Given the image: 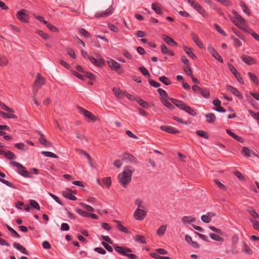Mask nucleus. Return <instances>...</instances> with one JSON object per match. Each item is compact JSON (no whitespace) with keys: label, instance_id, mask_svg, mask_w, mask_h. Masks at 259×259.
Returning <instances> with one entry per match:
<instances>
[{"label":"nucleus","instance_id":"7","mask_svg":"<svg viewBox=\"0 0 259 259\" xmlns=\"http://www.w3.org/2000/svg\"><path fill=\"white\" fill-rule=\"evenodd\" d=\"M146 215V211L141 208H137L134 213L135 219L139 221L144 220Z\"/></svg>","mask_w":259,"mask_h":259},{"label":"nucleus","instance_id":"27","mask_svg":"<svg viewBox=\"0 0 259 259\" xmlns=\"http://www.w3.org/2000/svg\"><path fill=\"white\" fill-rule=\"evenodd\" d=\"M5 226L6 227L7 229L9 231V232H10V234L12 237H13L14 238H19L20 237L19 234L14 229H13L12 227H11L7 224H6Z\"/></svg>","mask_w":259,"mask_h":259},{"label":"nucleus","instance_id":"60","mask_svg":"<svg viewBox=\"0 0 259 259\" xmlns=\"http://www.w3.org/2000/svg\"><path fill=\"white\" fill-rule=\"evenodd\" d=\"M15 147L16 148H18V149L23 150V151H25L26 149V146L23 143H22L15 144Z\"/></svg>","mask_w":259,"mask_h":259},{"label":"nucleus","instance_id":"11","mask_svg":"<svg viewBox=\"0 0 259 259\" xmlns=\"http://www.w3.org/2000/svg\"><path fill=\"white\" fill-rule=\"evenodd\" d=\"M89 60L96 66L101 67L104 64V60L102 59H96L93 57H89Z\"/></svg>","mask_w":259,"mask_h":259},{"label":"nucleus","instance_id":"24","mask_svg":"<svg viewBox=\"0 0 259 259\" xmlns=\"http://www.w3.org/2000/svg\"><path fill=\"white\" fill-rule=\"evenodd\" d=\"M241 153L243 155L247 157H250L251 156V154L255 155L254 153L251 150L248 149L247 147H244L242 150Z\"/></svg>","mask_w":259,"mask_h":259},{"label":"nucleus","instance_id":"2","mask_svg":"<svg viewBox=\"0 0 259 259\" xmlns=\"http://www.w3.org/2000/svg\"><path fill=\"white\" fill-rule=\"evenodd\" d=\"M115 250L119 254L127 256L130 259H137V256L134 254L131 253L132 250L126 247H122L118 246L117 244H113Z\"/></svg>","mask_w":259,"mask_h":259},{"label":"nucleus","instance_id":"41","mask_svg":"<svg viewBox=\"0 0 259 259\" xmlns=\"http://www.w3.org/2000/svg\"><path fill=\"white\" fill-rule=\"evenodd\" d=\"M159 79L160 81L163 83L164 84L168 85L171 84V81L168 79V78L165 76H162L159 78Z\"/></svg>","mask_w":259,"mask_h":259},{"label":"nucleus","instance_id":"64","mask_svg":"<svg viewBox=\"0 0 259 259\" xmlns=\"http://www.w3.org/2000/svg\"><path fill=\"white\" fill-rule=\"evenodd\" d=\"M201 219V220L205 223H208L210 222L211 221L207 213L206 214L202 215Z\"/></svg>","mask_w":259,"mask_h":259},{"label":"nucleus","instance_id":"43","mask_svg":"<svg viewBox=\"0 0 259 259\" xmlns=\"http://www.w3.org/2000/svg\"><path fill=\"white\" fill-rule=\"evenodd\" d=\"M139 70L146 77H150V74L148 70L144 66H142L139 68Z\"/></svg>","mask_w":259,"mask_h":259},{"label":"nucleus","instance_id":"49","mask_svg":"<svg viewBox=\"0 0 259 259\" xmlns=\"http://www.w3.org/2000/svg\"><path fill=\"white\" fill-rule=\"evenodd\" d=\"M214 28L217 30L218 32L223 36H226V32L221 28V27L217 24H214Z\"/></svg>","mask_w":259,"mask_h":259},{"label":"nucleus","instance_id":"25","mask_svg":"<svg viewBox=\"0 0 259 259\" xmlns=\"http://www.w3.org/2000/svg\"><path fill=\"white\" fill-rule=\"evenodd\" d=\"M232 14L234 15L236 19L241 24H244L245 23V20L244 18H243L241 15H240L235 10L232 11Z\"/></svg>","mask_w":259,"mask_h":259},{"label":"nucleus","instance_id":"61","mask_svg":"<svg viewBox=\"0 0 259 259\" xmlns=\"http://www.w3.org/2000/svg\"><path fill=\"white\" fill-rule=\"evenodd\" d=\"M40 137H39L38 140L39 142L42 144L43 145H45L47 143V140L44 137V135H42L41 133H39Z\"/></svg>","mask_w":259,"mask_h":259},{"label":"nucleus","instance_id":"6","mask_svg":"<svg viewBox=\"0 0 259 259\" xmlns=\"http://www.w3.org/2000/svg\"><path fill=\"white\" fill-rule=\"evenodd\" d=\"M46 82V79L40 73L36 74V78L34 82V86L37 89H40L43 84Z\"/></svg>","mask_w":259,"mask_h":259},{"label":"nucleus","instance_id":"16","mask_svg":"<svg viewBox=\"0 0 259 259\" xmlns=\"http://www.w3.org/2000/svg\"><path fill=\"white\" fill-rule=\"evenodd\" d=\"M242 60L246 64L251 65L255 63V60L251 57L244 55L241 57Z\"/></svg>","mask_w":259,"mask_h":259},{"label":"nucleus","instance_id":"8","mask_svg":"<svg viewBox=\"0 0 259 259\" xmlns=\"http://www.w3.org/2000/svg\"><path fill=\"white\" fill-rule=\"evenodd\" d=\"M208 50L209 52L211 54L213 57H214L216 60L221 63H223V60L221 56V55L218 53L216 50L211 47H209L208 48Z\"/></svg>","mask_w":259,"mask_h":259},{"label":"nucleus","instance_id":"45","mask_svg":"<svg viewBox=\"0 0 259 259\" xmlns=\"http://www.w3.org/2000/svg\"><path fill=\"white\" fill-rule=\"evenodd\" d=\"M8 64V60L7 58L3 55H0V65L6 66Z\"/></svg>","mask_w":259,"mask_h":259},{"label":"nucleus","instance_id":"47","mask_svg":"<svg viewBox=\"0 0 259 259\" xmlns=\"http://www.w3.org/2000/svg\"><path fill=\"white\" fill-rule=\"evenodd\" d=\"M248 75L250 77V78L251 79V80L254 83H255V84H258V80L257 77V76L255 74H253L251 72H249L248 73Z\"/></svg>","mask_w":259,"mask_h":259},{"label":"nucleus","instance_id":"59","mask_svg":"<svg viewBox=\"0 0 259 259\" xmlns=\"http://www.w3.org/2000/svg\"><path fill=\"white\" fill-rule=\"evenodd\" d=\"M79 32L80 34H81L83 36H85L87 38H89L90 37V33L85 29L83 28L79 29Z\"/></svg>","mask_w":259,"mask_h":259},{"label":"nucleus","instance_id":"62","mask_svg":"<svg viewBox=\"0 0 259 259\" xmlns=\"http://www.w3.org/2000/svg\"><path fill=\"white\" fill-rule=\"evenodd\" d=\"M72 73L74 76H76L77 78H79L80 79L82 80H84L85 79V77H84L83 75L80 74L78 72H76V71L73 70L72 71Z\"/></svg>","mask_w":259,"mask_h":259},{"label":"nucleus","instance_id":"14","mask_svg":"<svg viewBox=\"0 0 259 259\" xmlns=\"http://www.w3.org/2000/svg\"><path fill=\"white\" fill-rule=\"evenodd\" d=\"M122 159L124 160H128V161L132 163H136V158L132 154L125 152L121 156Z\"/></svg>","mask_w":259,"mask_h":259},{"label":"nucleus","instance_id":"63","mask_svg":"<svg viewBox=\"0 0 259 259\" xmlns=\"http://www.w3.org/2000/svg\"><path fill=\"white\" fill-rule=\"evenodd\" d=\"M47 27L48 28V29L49 30H50L51 31H53V32H58V29L54 26V25H53L52 24H51V23H48V24L46 25Z\"/></svg>","mask_w":259,"mask_h":259},{"label":"nucleus","instance_id":"19","mask_svg":"<svg viewBox=\"0 0 259 259\" xmlns=\"http://www.w3.org/2000/svg\"><path fill=\"white\" fill-rule=\"evenodd\" d=\"M72 191L70 190H67L66 191H63L62 194L64 197L67 198L71 200H76L77 198L74 196L72 193Z\"/></svg>","mask_w":259,"mask_h":259},{"label":"nucleus","instance_id":"35","mask_svg":"<svg viewBox=\"0 0 259 259\" xmlns=\"http://www.w3.org/2000/svg\"><path fill=\"white\" fill-rule=\"evenodd\" d=\"M166 229V226L162 225L157 229L156 231V234L159 236H162L165 233Z\"/></svg>","mask_w":259,"mask_h":259},{"label":"nucleus","instance_id":"52","mask_svg":"<svg viewBox=\"0 0 259 259\" xmlns=\"http://www.w3.org/2000/svg\"><path fill=\"white\" fill-rule=\"evenodd\" d=\"M137 102L140 105L144 108L147 109L149 107L148 103L141 99H139Z\"/></svg>","mask_w":259,"mask_h":259},{"label":"nucleus","instance_id":"20","mask_svg":"<svg viewBox=\"0 0 259 259\" xmlns=\"http://www.w3.org/2000/svg\"><path fill=\"white\" fill-rule=\"evenodd\" d=\"M13 246L14 248H15L16 249H17V250L20 251L21 252H22L25 254H26V255L29 254V253L26 250V248L24 247H23L22 245H21L20 244L17 243V242H14L13 243Z\"/></svg>","mask_w":259,"mask_h":259},{"label":"nucleus","instance_id":"34","mask_svg":"<svg viewBox=\"0 0 259 259\" xmlns=\"http://www.w3.org/2000/svg\"><path fill=\"white\" fill-rule=\"evenodd\" d=\"M134 240H135V241H136L139 243H143V244H145L146 243V242L145 240L144 237L143 236L139 235H136L134 237Z\"/></svg>","mask_w":259,"mask_h":259},{"label":"nucleus","instance_id":"40","mask_svg":"<svg viewBox=\"0 0 259 259\" xmlns=\"http://www.w3.org/2000/svg\"><path fill=\"white\" fill-rule=\"evenodd\" d=\"M135 203L138 206L137 208L144 209L145 207L144 205L143 204V200L140 198L136 199L135 201Z\"/></svg>","mask_w":259,"mask_h":259},{"label":"nucleus","instance_id":"15","mask_svg":"<svg viewBox=\"0 0 259 259\" xmlns=\"http://www.w3.org/2000/svg\"><path fill=\"white\" fill-rule=\"evenodd\" d=\"M226 89L228 91L232 93L233 95H235L236 97L238 98H241L242 95L240 92L236 88L230 85H227L226 86Z\"/></svg>","mask_w":259,"mask_h":259},{"label":"nucleus","instance_id":"36","mask_svg":"<svg viewBox=\"0 0 259 259\" xmlns=\"http://www.w3.org/2000/svg\"><path fill=\"white\" fill-rule=\"evenodd\" d=\"M4 155L6 158L9 159H14L16 158L15 155L10 151H8L5 153L4 152Z\"/></svg>","mask_w":259,"mask_h":259},{"label":"nucleus","instance_id":"3","mask_svg":"<svg viewBox=\"0 0 259 259\" xmlns=\"http://www.w3.org/2000/svg\"><path fill=\"white\" fill-rule=\"evenodd\" d=\"M10 163L13 166L17 168V171L20 175L26 178H32V176L29 174L26 169V168L21 163L15 161H11Z\"/></svg>","mask_w":259,"mask_h":259},{"label":"nucleus","instance_id":"9","mask_svg":"<svg viewBox=\"0 0 259 259\" xmlns=\"http://www.w3.org/2000/svg\"><path fill=\"white\" fill-rule=\"evenodd\" d=\"M160 128L163 131L170 134H179L180 133V131L178 130L171 126L162 125L160 126Z\"/></svg>","mask_w":259,"mask_h":259},{"label":"nucleus","instance_id":"32","mask_svg":"<svg viewBox=\"0 0 259 259\" xmlns=\"http://www.w3.org/2000/svg\"><path fill=\"white\" fill-rule=\"evenodd\" d=\"M151 8L157 14H161L162 13L161 9L157 3H153L151 5Z\"/></svg>","mask_w":259,"mask_h":259},{"label":"nucleus","instance_id":"29","mask_svg":"<svg viewBox=\"0 0 259 259\" xmlns=\"http://www.w3.org/2000/svg\"><path fill=\"white\" fill-rule=\"evenodd\" d=\"M206 121L209 123H213L216 117L213 113H208L205 115Z\"/></svg>","mask_w":259,"mask_h":259},{"label":"nucleus","instance_id":"12","mask_svg":"<svg viewBox=\"0 0 259 259\" xmlns=\"http://www.w3.org/2000/svg\"><path fill=\"white\" fill-rule=\"evenodd\" d=\"M171 102L175 104L177 107L181 109V110H184V108H185L186 106L187 105L186 104L184 103L183 101L172 98H168Z\"/></svg>","mask_w":259,"mask_h":259},{"label":"nucleus","instance_id":"50","mask_svg":"<svg viewBox=\"0 0 259 259\" xmlns=\"http://www.w3.org/2000/svg\"><path fill=\"white\" fill-rule=\"evenodd\" d=\"M162 103L164 105H165L169 109H172L175 108V107L173 106V105L170 103L166 99L162 100Z\"/></svg>","mask_w":259,"mask_h":259},{"label":"nucleus","instance_id":"39","mask_svg":"<svg viewBox=\"0 0 259 259\" xmlns=\"http://www.w3.org/2000/svg\"><path fill=\"white\" fill-rule=\"evenodd\" d=\"M40 153H41V154H42V155H44V156H45L46 157H51L55 158H57L58 157L56 154H55L51 152L42 151Z\"/></svg>","mask_w":259,"mask_h":259},{"label":"nucleus","instance_id":"13","mask_svg":"<svg viewBox=\"0 0 259 259\" xmlns=\"http://www.w3.org/2000/svg\"><path fill=\"white\" fill-rule=\"evenodd\" d=\"M108 64L111 70L117 71L120 68V65L112 59H110L108 62Z\"/></svg>","mask_w":259,"mask_h":259},{"label":"nucleus","instance_id":"5","mask_svg":"<svg viewBox=\"0 0 259 259\" xmlns=\"http://www.w3.org/2000/svg\"><path fill=\"white\" fill-rule=\"evenodd\" d=\"M26 12L27 11L25 9H21L17 12L16 14L17 19L22 22L28 23L30 16L28 14L26 13Z\"/></svg>","mask_w":259,"mask_h":259},{"label":"nucleus","instance_id":"18","mask_svg":"<svg viewBox=\"0 0 259 259\" xmlns=\"http://www.w3.org/2000/svg\"><path fill=\"white\" fill-rule=\"evenodd\" d=\"M113 222L116 223V227L119 230L126 234L130 233V232L128 231L127 229L124 226H122L119 221L115 220H113Z\"/></svg>","mask_w":259,"mask_h":259},{"label":"nucleus","instance_id":"57","mask_svg":"<svg viewBox=\"0 0 259 259\" xmlns=\"http://www.w3.org/2000/svg\"><path fill=\"white\" fill-rule=\"evenodd\" d=\"M37 33L44 39H47L50 37L47 33H45L42 30H38Z\"/></svg>","mask_w":259,"mask_h":259},{"label":"nucleus","instance_id":"30","mask_svg":"<svg viewBox=\"0 0 259 259\" xmlns=\"http://www.w3.org/2000/svg\"><path fill=\"white\" fill-rule=\"evenodd\" d=\"M184 111L188 113L189 114L195 116L197 115V113L195 111V110L188 106L187 105L186 106L185 108L184 109Z\"/></svg>","mask_w":259,"mask_h":259},{"label":"nucleus","instance_id":"1","mask_svg":"<svg viewBox=\"0 0 259 259\" xmlns=\"http://www.w3.org/2000/svg\"><path fill=\"white\" fill-rule=\"evenodd\" d=\"M135 168L130 166H125L123 171L118 175V179L119 183L123 187L126 186L131 182Z\"/></svg>","mask_w":259,"mask_h":259},{"label":"nucleus","instance_id":"10","mask_svg":"<svg viewBox=\"0 0 259 259\" xmlns=\"http://www.w3.org/2000/svg\"><path fill=\"white\" fill-rule=\"evenodd\" d=\"M112 13L113 8L112 6H110L105 11L96 13L95 16L98 18L106 17L110 15Z\"/></svg>","mask_w":259,"mask_h":259},{"label":"nucleus","instance_id":"37","mask_svg":"<svg viewBox=\"0 0 259 259\" xmlns=\"http://www.w3.org/2000/svg\"><path fill=\"white\" fill-rule=\"evenodd\" d=\"M79 204L80 205V206H81V207H82L83 208H84L85 209H86L88 211H91V212H94L95 211V209L93 207H92L84 203L80 202V203H79Z\"/></svg>","mask_w":259,"mask_h":259},{"label":"nucleus","instance_id":"44","mask_svg":"<svg viewBox=\"0 0 259 259\" xmlns=\"http://www.w3.org/2000/svg\"><path fill=\"white\" fill-rule=\"evenodd\" d=\"M200 93L205 98H208L210 96L209 91L206 88L201 89Z\"/></svg>","mask_w":259,"mask_h":259},{"label":"nucleus","instance_id":"56","mask_svg":"<svg viewBox=\"0 0 259 259\" xmlns=\"http://www.w3.org/2000/svg\"><path fill=\"white\" fill-rule=\"evenodd\" d=\"M0 106L5 109L6 111L9 112V113H13L14 112V110L10 108L9 107L7 106L6 105H5L4 103L1 102L0 101Z\"/></svg>","mask_w":259,"mask_h":259},{"label":"nucleus","instance_id":"22","mask_svg":"<svg viewBox=\"0 0 259 259\" xmlns=\"http://www.w3.org/2000/svg\"><path fill=\"white\" fill-rule=\"evenodd\" d=\"M192 38L193 40L195 42L196 45L200 48H203V45L201 42V40L199 38V37L197 36V35L193 33L192 34Z\"/></svg>","mask_w":259,"mask_h":259},{"label":"nucleus","instance_id":"23","mask_svg":"<svg viewBox=\"0 0 259 259\" xmlns=\"http://www.w3.org/2000/svg\"><path fill=\"white\" fill-rule=\"evenodd\" d=\"M239 5L242 8L243 12L246 14L248 16H250L251 12L246 4L242 1L239 2Z\"/></svg>","mask_w":259,"mask_h":259},{"label":"nucleus","instance_id":"55","mask_svg":"<svg viewBox=\"0 0 259 259\" xmlns=\"http://www.w3.org/2000/svg\"><path fill=\"white\" fill-rule=\"evenodd\" d=\"M150 255L156 259H170L169 257L160 256L156 253H151Z\"/></svg>","mask_w":259,"mask_h":259},{"label":"nucleus","instance_id":"42","mask_svg":"<svg viewBox=\"0 0 259 259\" xmlns=\"http://www.w3.org/2000/svg\"><path fill=\"white\" fill-rule=\"evenodd\" d=\"M213 181H214V183L217 185V186L221 190H224V191H226L227 190V187L224 184H223L221 182H220L218 180L214 179Z\"/></svg>","mask_w":259,"mask_h":259},{"label":"nucleus","instance_id":"54","mask_svg":"<svg viewBox=\"0 0 259 259\" xmlns=\"http://www.w3.org/2000/svg\"><path fill=\"white\" fill-rule=\"evenodd\" d=\"M0 182L11 188H16L15 186H14V185L12 183L6 180H4L2 178H0Z\"/></svg>","mask_w":259,"mask_h":259},{"label":"nucleus","instance_id":"17","mask_svg":"<svg viewBox=\"0 0 259 259\" xmlns=\"http://www.w3.org/2000/svg\"><path fill=\"white\" fill-rule=\"evenodd\" d=\"M163 39L164 41L168 45L172 47H177L178 44L170 37L164 35L163 36Z\"/></svg>","mask_w":259,"mask_h":259},{"label":"nucleus","instance_id":"33","mask_svg":"<svg viewBox=\"0 0 259 259\" xmlns=\"http://www.w3.org/2000/svg\"><path fill=\"white\" fill-rule=\"evenodd\" d=\"M209 236L212 240H215V241H217L219 242H222L224 241V239L217 234H215L214 233H210L209 234Z\"/></svg>","mask_w":259,"mask_h":259},{"label":"nucleus","instance_id":"31","mask_svg":"<svg viewBox=\"0 0 259 259\" xmlns=\"http://www.w3.org/2000/svg\"><path fill=\"white\" fill-rule=\"evenodd\" d=\"M242 251L244 252L245 253L247 254H252V250L250 248V247L247 245V244L245 242H243L242 245Z\"/></svg>","mask_w":259,"mask_h":259},{"label":"nucleus","instance_id":"53","mask_svg":"<svg viewBox=\"0 0 259 259\" xmlns=\"http://www.w3.org/2000/svg\"><path fill=\"white\" fill-rule=\"evenodd\" d=\"M103 184L106 185L108 188L111 185V179L110 177L104 178L102 180Z\"/></svg>","mask_w":259,"mask_h":259},{"label":"nucleus","instance_id":"51","mask_svg":"<svg viewBox=\"0 0 259 259\" xmlns=\"http://www.w3.org/2000/svg\"><path fill=\"white\" fill-rule=\"evenodd\" d=\"M76 211L77 213L81 215V216L85 218H89V212L85 211L84 210H82L81 209L79 208H76Z\"/></svg>","mask_w":259,"mask_h":259},{"label":"nucleus","instance_id":"46","mask_svg":"<svg viewBox=\"0 0 259 259\" xmlns=\"http://www.w3.org/2000/svg\"><path fill=\"white\" fill-rule=\"evenodd\" d=\"M196 134L200 137H203L204 139H208V136L206 132L204 131L199 130L196 131Z\"/></svg>","mask_w":259,"mask_h":259},{"label":"nucleus","instance_id":"26","mask_svg":"<svg viewBox=\"0 0 259 259\" xmlns=\"http://www.w3.org/2000/svg\"><path fill=\"white\" fill-rule=\"evenodd\" d=\"M195 221V218L189 216H184L182 219V222L184 225H186L187 223L191 224Z\"/></svg>","mask_w":259,"mask_h":259},{"label":"nucleus","instance_id":"4","mask_svg":"<svg viewBox=\"0 0 259 259\" xmlns=\"http://www.w3.org/2000/svg\"><path fill=\"white\" fill-rule=\"evenodd\" d=\"M78 110L79 112L83 115L87 120L93 121H95L97 120V118L93 114L83 108L78 107Z\"/></svg>","mask_w":259,"mask_h":259},{"label":"nucleus","instance_id":"28","mask_svg":"<svg viewBox=\"0 0 259 259\" xmlns=\"http://www.w3.org/2000/svg\"><path fill=\"white\" fill-rule=\"evenodd\" d=\"M184 50L185 53L192 59L194 60L196 58V55L192 52L191 48L187 47H184Z\"/></svg>","mask_w":259,"mask_h":259},{"label":"nucleus","instance_id":"38","mask_svg":"<svg viewBox=\"0 0 259 259\" xmlns=\"http://www.w3.org/2000/svg\"><path fill=\"white\" fill-rule=\"evenodd\" d=\"M112 90L117 98H121L122 97V93L120 90L114 87Z\"/></svg>","mask_w":259,"mask_h":259},{"label":"nucleus","instance_id":"48","mask_svg":"<svg viewBox=\"0 0 259 259\" xmlns=\"http://www.w3.org/2000/svg\"><path fill=\"white\" fill-rule=\"evenodd\" d=\"M30 205L33 208H35L37 210L40 209L39 205L35 200H30Z\"/></svg>","mask_w":259,"mask_h":259},{"label":"nucleus","instance_id":"21","mask_svg":"<svg viewBox=\"0 0 259 259\" xmlns=\"http://www.w3.org/2000/svg\"><path fill=\"white\" fill-rule=\"evenodd\" d=\"M226 132H227V133L229 136H230L231 137H232L233 138H234V139H235L237 141H238V142H239L240 143H243V142L244 140H243V139L242 137H241L238 136L237 135L235 134L233 132H231L230 130L227 129L226 130Z\"/></svg>","mask_w":259,"mask_h":259},{"label":"nucleus","instance_id":"58","mask_svg":"<svg viewBox=\"0 0 259 259\" xmlns=\"http://www.w3.org/2000/svg\"><path fill=\"white\" fill-rule=\"evenodd\" d=\"M157 92L161 97L164 98H167L168 95L164 90L159 88L157 90Z\"/></svg>","mask_w":259,"mask_h":259}]
</instances>
